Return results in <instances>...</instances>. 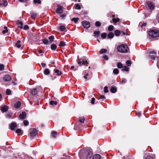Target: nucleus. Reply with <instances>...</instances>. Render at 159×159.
<instances>
[{"mask_svg": "<svg viewBox=\"0 0 159 159\" xmlns=\"http://www.w3.org/2000/svg\"><path fill=\"white\" fill-rule=\"evenodd\" d=\"M8 109V107L6 105H4L2 107L1 110L2 112L4 113L7 112Z\"/></svg>", "mask_w": 159, "mask_h": 159, "instance_id": "obj_7", "label": "nucleus"}, {"mask_svg": "<svg viewBox=\"0 0 159 159\" xmlns=\"http://www.w3.org/2000/svg\"><path fill=\"white\" fill-rule=\"evenodd\" d=\"M17 25H18V27L22 29L23 28V23L22 22L18 21L17 22Z\"/></svg>", "mask_w": 159, "mask_h": 159, "instance_id": "obj_19", "label": "nucleus"}, {"mask_svg": "<svg viewBox=\"0 0 159 159\" xmlns=\"http://www.w3.org/2000/svg\"><path fill=\"white\" fill-rule=\"evenodd\" d=\"M75 8L76 9L80 10L81 9V7L78 4H76L75 6Z\"/></svg>", "mask_w": 159, "mask_h": 159, "instance_id": "obj_36", "label": "nucleus"}, {"mask_svg": "<svg viewBox=\"0 0 159 159\" xmlns=\"http://www.w3.org/2000/svg\"><path fill=\"white\" fill-rule=\"evenodd\" d=\"M4 81H7L10 80H11V76L9 75H6L3 78Z\"/></svg>", "mask_w": 159, "mask_h": 159, "instance_id": "obj_9", "label": "nucleus"}, {"mask_svg": "<svg viewBox=\"0 0 159 159\" xmlns=\"http://www.w3.org/2000/svg\"><path fill=\"white\" fill-rule=\"evenodd\" d=\"M82 151H84L85 154L87 155V159H90L92 156V153L91 151L89 150L85 151V150L84 149Z\"/></svg>", "mask_w": 159, "mask_h": 159, "instance_id": "obj_3", "label": "nucleus"}, {"mask_svg": "<svg viewBox=\"0 0 159 159\" xmlns=\"http://www.w3.org/2000/svg\"><path fill=\"white\" fill-rule=\"evenodd\" d=\"M148 34L152 38H156L159 36V31L156 30H150L148 31Z\"/></svg>", "mask_w": 159, "mask_h": 159, "instance_id": "obj_2", "label": "nucleus"}, {"mask_svg": "<svg viewBox=\"0 0 159 159\" xmlns=\"http://www.w3.org/2000/svg\"><path fill=\"white\" fill-rule=\"evenodd\" d=\"M107 51V50L105 49H101L100 51V52L101 54H102L104 53H106Z\"/></svg>", "mask_w": 159, "mask_h": 159, "instance_id": "obj_29", "label": "nucleus"}, {"mask_svg": "<svg viewBox=\"0 0 159 159\" xmlns=\"http://www.w3.org/2000/svg\"><path fill=\"white\" fill-rule=\"evenodd\" d=\"M34 2L35 3H38L39 4L41 3V2L40 0H34Z\"/></svg>", "mask_w": 159, "mask_h": 159, "instance_id": "obj_46", "label": "nucleus"}, {"mask_svg": "<svg viewBox=\"0 0 159 159\" xmlns=\"http://www.w3.org/2000/svg\"><path fill=\"white\" fill-rule=\"evenodd\" d=\"M114 28V26L112 25H111L109 26L108 28V30L109 31H112Z\"/></svg>", "mask_w": 159, "mask_h": 159, "instance_id": "obj_40", "label": "nucleus"}, {"mask_svg": "<svg viewBox=\"0 0 159 159\" xmlns=\"http://www.w3.org/2000/svg\"><path fill=\"white\" fill-rule=\"evenodd\" d=\"M103 58L105 60H108V57L107 56L105 55H103L102 56Z\"/></svg>", "mask_w": 159, "mask_h": 159, "instance_id": "obj_51", "label": "nucleus"}, {"mask_svg": "<svg viewBox=\"0 0 159 159\" xmlns=\"http://www.w3.org/2000/svg\"><path fill=\"white\" fill-rule=\"evenodd\" d=\"M12 116V115L11 114L9 113L7 114V115L6 116V117L10 118Z\"/></svg>", "mask_w": 159, "mask_h": 159, "instance_id": "obj_60", "label": "nucleus"}, {"mask_svg": "<svg viewBox=\"0 0 159 159\" xmlns=\"http://www.w3.org/2000/svg\"><path fill=\"white\" fill-rule=\"evenodd\" d=\"M84 118L80 117L79 118V121L81 123H83L84 122Z\"/></svg>", "mask_w": 159, "mask_h": 159, "instance_id": "obj_43", "label": "nucleus"}, {"mask_svg": "<svg viewBox=\"0 0 159 159\" xmlns=\"http://www.w3.org/2000/svg\"><path fill=\"white\" fill-rule=\"evenodd\" d=\"M16 126L17 125L15 123H12L10 125L11 129L12 130H14L15 128L16 127Z\"/></svg>", "mask_w": 159, "mask_h": 159, "instance_id": "obj_13", "label": "nucleus"}, {"mask_svg": "<svg viewBox=\"0 0 159 159\" xmlns=\"http://www.w3.org/2000/svg\"><path fill=\"white\" fill-rule=\"evenodd\" d=\"M113 73L115 74H117L119 73V71L117 69L115 68L113 70Z\"/></svg>", "mask_w": 159, "mask_h": 159, "instance_id": "obj_41", "label": "nucleus"}, {"mask_svg": "<svg viewBox=\"0 0 159 159\" xmlns=\"http://www.w3.org/2000/svg\"><path fill=\"white\" fill-rule=\"evenodd\" d=\"M126 64L128 66H129L131 65V62L130 61L127 60L126 62Z\"/></svg>", "mask_w": 159, "mask_h": 159, "instance_id": "obj_52", "label": "nucleus"}, {"mask_svg": "<svg viewBox=\"0 0 159 159\" xmlns=\"http://www.w3.org/2000/svg\"><path fill=\"white\" fill-rule=\"evenodd\" d=\"M147 25V23H144L142 24V25H141V26L142 27V26H145Z\"/></svg>", "mask_w": 159, "mask_h": 159, "instance_id": "obj_62", "label": "nucleus"}, {"mask_svg": "<svg viewBox=\"0 0 159 159\" xmlns=\"http://www.w3.org/2000/svg\"><path fill=\"white\" fill-rule=\"evenodd\" d=\"M95 99L94 98H92L91 101V103L92 104H94V102H95Z\"/></svg>", "mask_w": 159, "mask_h": 159, "instance_id": "obj_55", "label": "nucleus"}, {"mask_svg": "<svg viewBox=\"0 0 159 159\" xmlns=\"http://www.w3.org/2000/svg\"><path fill=\"white\" fill-rule=\"evenodd\" d=\"M60 30L61 31H64L65 30L66 27L64 26L61 25L60 26Z\"/></svg>", "mask_w": 159, "mask_h": 159, "instance_id": "obj_34", "label": "nucleus"}, {"mask_svg": "<svg viewBox=\"0 0 159 159\" xmlns=\"http://www.w3.org/2000/svg\"><path fill=\"white\" fill-rule=\"evenodd\" d=\"M126 82V80L124 78H122V83H125Z\"/></svg>", "mask_w": 159, "mask_h": 159, "instance_id": "obj_56", "label": "nucleus"}, {"mask_svg": "<svg viewBox=\"0 0 159 159\" xmlns=\"http://www.w3.org/2000/svg\"><path fill=\"white\" fill-rule=\"evenodd\" d=\"M107 34L106 33H103L101 34V37L103 39H105L107 36Z\"/></svg>", "mask_w": 159, "mask_h": 159, "instance_id": "obj_38", "label": "nucleus"}, {"mask_svg": "<svg viewBox=\"0 0 159 159\" xmlns=\"http://www.w3.org/2000/svg\"><path fill=\"white\" fill-rule=\"evenodd\" d=\"M44 73L46 75H48L50 73L49 70L48 69H46L44 71Z\"/></svg>", "mask_w": 159, "mask_h": 159, "instance_id": "obj_31", "label": "nucleus"}, {"mask_svg": "<svg viewBox=\"0 0 159 159\" xmlns=\"http://www.w3.org/2000/svg\"><path fill=\"white\" fill-rule=\"evenodd\" d=\"M48 39L50 40V43H51L54 40V38L53 36H51L49 37Z\"/></svg>", "mask_w": 159, "mask_h": 159, "instance_id": "obj_28", "label": "nucleus"}, {"mask_svg": "<svg viewBox=\"0 0 159 159\" xmlns=\"http://www.w3.org/2000/svg\"><path fill=\"white\" fill-rule=\"evenodd\" d=\"M26 113L25 112H23L19 115V117L21 119H24L26 116Z\"/></svg>", "mask_w": 159, "mask_h": 159, "instance_id": "obj_15", "label": "nucleus"}, {"mask_svg": "<svg viewBox=\"0 0 159 159\" xmlns=\"http://www.w3.org/2000/svg\"><path fill=\"white\" fill-rule=\"evenodd\" d=\"M82 65H86V66H88L89 65V63H88L87 61L85 60H82Z\"/></svg>", "mask_w": 159, "mask_h": 159, "instance_id": "obj_25", "label": "nucleus"}, {"mask_svg": "<svg viewBox=\"0 0 159 159\" xmlns=\"http://www.w3.org/2000/svg\"><path fill=\"white\" fill-rule=\"evenodd\" d=\"M119 20L120 19L118 18H117L116 19L115 18H113L112 19V21L114 23H116L117 22H118L119 21Z\"/></svg>", "mask_w": 159, "mask_h": 159, "instance_id": "obj_33", "label": "nucleus"}, {"mask_svg": "<svg viewBox=\"0 0 159 159\" xmlns=\"http://www.w3.org/2000/svg\"><path fill=\"white\" fill-rule=\"evenodd\" d=\"M150 56L151 57V59L154 60L156 57V56L153 55H150Z\"/></svg>", "mask_w": 159, "mask_h": 159, "instance_id": "obj_50", "label": "nucleus"}, {"mask_svg": "<svg viewBox=\"0 0 159 159\" xmlns=\"http://www.w3.org/2000/svg\"><path fill=\"white\" fill-rule=\"evenodd\" d=\"M30 16L31 17L33 18V19H34L35 18L37 14L31 11L30 12Z\"/></svg>", "mask_w": 159, "mask_h": 159, "instance_id": "obj_23", "label": "nucleus"}, {"mask_svg": "<svg viewBox=\"0 0 159 159\" xmlns=\"http://www.w3.org/2000/svg\"><path fill=\"white\" fill-rule=\"evenodd\" d=\"M43 43L47 45L50 44V42H48V40L45 39H43Z\"/></svg>", "mask_w": 159, "mask_h": 159, "instance_id": "obj_30", "label": "nucleus"}, {"mask_svg": "<svg viewBox=\"0 0 159 159\" xmlns=\"http://www.w3.org/2000/svg\"><path fill=\"white\" fill-rule=\"evenodd\" d=\"M145 159H153L152 157L150 156H148L146 157Z\"/></svg>", "mask_w": 159, "mask_h": 159, "instance_id": "obj_57", "label": "nucleus"}, {"mask_svg": "<svg viewBox=\"0 0 159 159\" xmlns=\"http://www.w3.org/2000/svg\"><path fill=\"white\" fill-rule=\"evenodd\" d=\"M57 102L54 101H51L50 102V104L52 105H55L57 104Z\"/></svg>", "mask_w": 159, "mask_h": 159, "instance_id": "obj_32", "label": "nucleus"}, {"mask_svg": "<svg viewBox=\"0 0 159 159\" xmlns=\"http://www.w3.org/2000/svg\"><path fill=\"white\" fill-rule=\"evenodd\" d=\"M95 25L96 26L99 27L101 25V23L99 21H97L95 22Z\"/></svg>", "mask_w": 159, "mask_h": 159, "instance_id": "obj_42", "label": "nucleus"}, {"mask_svg": "<svg viewBox=\"0 0 159 159\" xmlns=\"http://www.w3.org/2000/svg\"><path fill=\"white\" fill-rule=\"evenodd\" d=\"M57 48V46L55 44H53L51 45V48L52 50H55Z\"/></svg>", "mask_w": 159, "mask_h": 159, "instance_id": "obj_26", "label": "nucleus"}, {"mask_svg": "<svg viewBox=\"0 0 159 159\" xmlns=\"http://www.w3.org/2000/svg\"><path fill=\"white\" fill-rule=\"evenodd\" d=\"M122 66L123 65L121 62H119L117 63V67L118 68H121L122 67Z\"/></svg>", "mask_w": 159, "mask_h": 159, "instance_id": "obj_35", "label": "nucleus"}, {"mask_svg": "<svg viewBox=\"0 0 159 159\" xmlns=\"http://www.w3.org/2000/svg\"><path fill=\"white\" fill-rule=\"evenodd\" d=\"M16 46L18 48H20L22 49L24 48V45L21 44V41L18 40L16 43Z\"/></svg>", "mask_w": 159, "mask_h": 159, "instance_id": "obj_5", "label": "nucleus"}, {"mask_svg": "<svg viewBox=\"0 0 159 159\" xmlns=\"http://www.w3.org/2000/svg\"><path fill=\"white\" fill-rule=\"evenodd\" d=\"M82 25L85 28H89L90 26V23L89 22L84 20L82 22Z\"/></svg>", "mask_w": 159, "mask_h": 159, "instance_id": "obj_4", "label": "nucleus"}, {"mask_svg": "<svg viewBox=\"0 0 159 159\" xmlns=\"http://www.w3.org/2000/svg\"><path fill=\"white\" fill-rule=\"evenodd\" d=\"M21 106V102L20 101L17 102L14 104V107L16 108H19Z\"/></svg>", "mask_w": 159, "mask_h": 159, "instance_id": "obj_16", "label": "nucleus"}, {"mask_svg": "<svg viewBox=\"0 0 159 159\" xmlns=\"http://www.w3.org/2000/svg\"><path fill=\"white\" fill-rule=\"evenodd\" d=\"M92 75L91 74H85L84 75V78L86 80H89L92 77Z\"/></svg>", "mask_w": 159, "mask_h": 159, "instance_id": "obj_11", "label": "nucleus"}, {"mask_svg": "<svg viewBox=\"0 0 159 159\" xmlns=\"http://www.w3.org/2000/svg\"><path fill=\"white\" fill-rule=\"evenodd\" d=\"M104 92L105 93H107L108 92V87L107 86H105L104 88Z\"/></svg>", "mask_w": 159, "mask_h": 159, "instance_id": "obj_45", "label": "nucleus"}, {"mask_svg": "<svg viewBox=\"0 0 159 159\" xmlns=\"http://www.w3.org/2000/svg\"><path fill=\"white\" fill-rule=\"evenodd\" d=\"M117 50L119 52L125 53L128 52L129 48L126 45L121 44L117 47Z\"/></svg>", "mask_w": 159, "mask_h": 159, "instance_id": "obj_1", "label": "nucleus"}, {"mask_svg": "<svg viewBox=\"0 0 159 159\" xmlns=\"http://www.w3.org/2000/svg\"><path fill=\"white\" fill-rule=\"evenodd\" d=\"M150 54H156V52L155 51H152V52H151L150 53Z\"/></svg>", "mask_w": 159, "mask_h": 159, "instance_id": "obj_63", "label": "nucleus"}, {"mask_svg": "<svg viewBox=\"0 0 159 159\" xmlns=\"http://www.w3.org/2000/svg\"><path fill=\"white\" fill-rule=\"evenodd\" d=\"M65 42H63V41H61L60 42V44L59 45V46L60 47H63L65 45Z\"/></svg>", "mask_w": 159, "mask_h": 159, "instance_id": "obj_44", "label": "nucleus"}, {"mask_svg": "<svg viewBox=\"0 0 159 159\" xmlns=\"http://www.w3.org/2000/svg\"><path fill=\"white\" fill-rule=\"evenodd\" d=\"M21 132V130L20 129H17L16 131V133H20Z\"/></svg>", "mask_w": 159, "mask_h": 159, "instance_id": "obj_59", "label": "nucleus"}, {"mask_svg": "<svg viewBox=\"0 0 159 159\" xmlns=\"http://www.w3.org/2000/svg\"><path fill=\"white\" fill-rule=\"evenodd\" d=\"M77 63L79 65V66H81L82 65V61L81 60H79L78 61H77Z\"/></svg>", "mask_w": 159, "mask_h": 159, "instance_id": "obj_53", "label": "nucleus"}, {"mask_svg": "<svg viewBox=\"0 0 159 159\" xmlns=\"http://www.w3.org/2000/svg\"><path fill=\"white\" fill-rule=\"evenodd\" d=\"M114 33L116 36H118L120 35V32L119 30H116L115 31Z\"/></svg>", "mask_w": 159, "mask_h": 159, "instance_id": "obj_27", "label": "nucleus"}, {"mask_svg": "<svg viewBox=\"0 0 159 159\" xmlns=\"http://www.w3.org/2000/svg\"><path fill=\"white\" fill-rule=\"evenodd\" d=\"M37 91H38L37 89H33L31 90V93L32 95H36L37 93Z\"/></svg>", "mask_w": 159, "mask_h": 159, "instance_id": "obj_18", "label": "nucleus"}, {"mask_svg": "<svg viewBox=\"0 0 159 159\" xmlns=\"http://www.w3.org/2000/svg\"><path fill=\"white\" fill-rule=\"evenodd\" d=\"M117 91L116 88L114 87H112L111 89V92L112 93H115Z\"/></svg>", "mask_w": 159, "mask_h": 159, "instance_id": "obj_24", "label": "nucleus"}, {"mask_svg": "<svg viewBox=\"0 0 159 159\" xmlns=\"http://www.w3.org/2000/svg\"><path fill=\"white\" fill-rule=\"evenodd\" d=\"M63 11L62 7L61 6H58L56 10V12L58 14L61 13Z\"/></svg>", "mask_w": 159, "mask_h": 159, "instance_id": "obj_8", "label": "nucleus"}, {"mask_svg": "<svg viewBox=\"0 0 159 159\" xmlns=\"http://www.w3.org/2000/svg\"><path fill=\"white\" fill-rule=\"evenodd\" d=\"M41 64L42 66L43 67H44L46 66V64L45 63H42Z\"/></svg>", "mask_w": 159, "mask_h": 159, "instance_id": "obj_64", "label": "nucleus"}, {"mask_svg": "<svg viewBox=\"0 0 159 159\" xmlns=\"http://www.w3.org/2000/svg\"><path fill=\"white\" fill-rule=\"evenodd\" d=\"M148 4L150 9L152 10L154 9V5L151 2H148Z\"/></svg>", "mask_w": 159, "mask_h": 159, "instance_id": "obj_14", "label": "nucleus"}, {"mask_svg": "<svg viewBox=\"0 0 159 159\" xmlns=\"http://www.w3.org/2000/svg\"><path fill=\"white\" fill-rule=\"evenodd\" d=\"M58 134V133L55 131H52L51 132V136L52 137L54 138H55L56 136Z\"/></svg>", "mask_w": 159, "mask_h": 159, "instance_id": "obj_17", "label": "nucleus"}, {"mask_svg": "<svg viewBox=\"0 0 159 159\" xmlns=\"http://www.w3.org/2000/svg\"><path fill=\"white\" fill-rule=\"evenodd\" d=\"M114 36L113 33L112 32H111L108 34L107 37L109 39H111L114 37Z\"/></svg>", "mask_w": 159, "mask_h": 159, "instance_id": "obj_22", "label": "nucleus"}, {"mask_svg": "<svg viewBox=\"0 0 159 159\" xmlns=\"http://www.w3.org/2000/svg\"><path fill=\"white\" fill-rule=\"evenodd\" d=\"M54 71L55 73H57V75L60 76L62 74V73L61 71H59L58 70L54 69Z\"/></svg>", "mask_w": 159, "mask_h": 159, "instance_id": "obj_12", "label": "nucleus"}, {"mask_svg": "<svg viewBox=\"0 0 159 159\" xmlns=\"http://www.w3.org/2000/svg\"><path fill=\"white\" fill-rule=\"evenodd\" d=\"M101 156L100 155L96 154L94 155L93 157V159H100Z\"/></svg>", "mask_w": 159, "mask_h": 159, "instance_id": "obj_21", "label": "nucleus"}, {"mask_svg": "<svg viewBox=\"0 0 159 159\" xmlns=\"http://www.w3.org/2000/svg\"><path fill=\"white\" fill-rule=\"evenodd\" d=\"M7 4V0H1L0 1V6L2 5L3 6H6Z\"/></svg>", "mask_w": 159, "mask_h": 159, "instance_id": "obj_10", "label": "nucleus"}, {"mask_svg": "<svg viewBox=\"0 0 159 159\" xmlns=\"http://www.w3.org/2000/svg\"><path fill=\"white\" fill-rule=\"evenodd\" d=\"M29 29V26L27 25H25L24 27V30H27Z\"/></svg>", "mask_w": 159, "mask_h": 159, "instance_id": "obj_58", "label": "nucleus"}, {"mask_svg": "<svg viewBox=\"0 0 159 159\" xmlns=\"http://www.w3.org/2000/svg\"><path fill=\"white\" fill-rule=\"evenodd\" d=\"M8 30H3L2 31V33L3 34H5L6 33H7L8 32Z\"/></svg>", "mask_w": 159, "mask_h": 159, "instance_id": "obj_61", "label": "nucleus"}, {"mask_svg": "<svg viewBox=\"0 0 159 159\" xmlns=\"http://www.w3.org/2000/svg\"><path fill=\"white\" fill-rule=\"evenodd\" d=\"M129 68L126 66H125L123 67L122 70L123 71H128L129 70Z\"/></svg>", "mask_w": 159, "mask_h": 159, "instance_id": "obj_39", "label": "nucleus"}, {"mask_svg": "<svg viewBox=\"0 0 159 159\" xmlns=\"http://www.w3.org/2000/svg\"><path fill=\"white\" fill-rule=\"evenodd\" d=\"M37 134V130L34 128L33 129L32 131H31L30 133V136L31 137H33L36 135Z\"/></svg>", "mask_w": 159, "mask_h": 159, "instance_id": "obj_6", "label": "nucleus"}, {"mask_svg": "<svg viewBox=\"0 0 159 159\" xmlns=\"http://www.w3.org/2000/svg\"><path fill=\"white\" fill-rule=\"evenodd\" d=\"M11 93V91L9 89H7L6 91V94L7 95H9Z\"/></svg>", "mask_w": 159, "mask_h": 159, "instance_id": "obj_47", "label": "nucleus"}, {"mask_svg": "<svg viewBox=\"0 0 159 159\" xmlns=\"http://www.w3.org/2000/svg\"><path fill=\"white\" fill-rule=\"evenodd\" d=\"M23 123L25 126H27L28 125L29 122L27 120H25L23 121Z\"/></svg>", "mask_w": 159, "mask_h": 159, "instance_id": "obj_49", "label": "nucleus"}, {"mask_svg": "<svg viewBox=\"0 0 159 159\" xmlns=\"http://www.w3.org/2000/svg\"><path fill=\"white\" fill-rule=\"evenodd\" d=\"M106 98V97L103 95H101L99 98V99H102L103 100L105 99Z\"/></svg>", "mask_w": 159, "mask_h": 159, "instance_id": "obj_54", "label": "nucleus"}, {"mask_svg": "<svg viewBox=\"0 0 159 159\" xmlns=\"http://www.w3.org/2000/svg\"><path fill=\"white\" fill-rule=\"evenodd\" d=\"M78 18H74L71 19V21H74L75 23H76L78 22Z\"/></svg>", "mask_w": 159, "mask_h": 159, "instance_id": "obj_37", "label": "nucleus"}, {"mask_svg": "<svg viewBox=\"0 0 159 159\" xmlns=\"http://www.w3.org/2000/svg\"><path fill=\"white\" fill-rule=\"evenodd\" d=\"M4 69V66L3 64H1L0 65V70H3Z\"/></svg>", "mask_w": 159, "mask_h": 159, "instance_id": "obj_48", "label": "nucleus"}, {"mask_svg": "<svg viewBox=\"0 0 159 159\" xmlns=\"http://www.w3.org/2000/svg\"><path fill=\"white\" fill-rule=\"evenodd\" d=\"M100 34V32L98 31H94L93 33L94 36L96 38H97L98 37V36H99Z\"/></svg>", "mask_w": 159, "mask_h": 159, "instance_id": "obj_20", "label": "nucleus"}]
</instances>
